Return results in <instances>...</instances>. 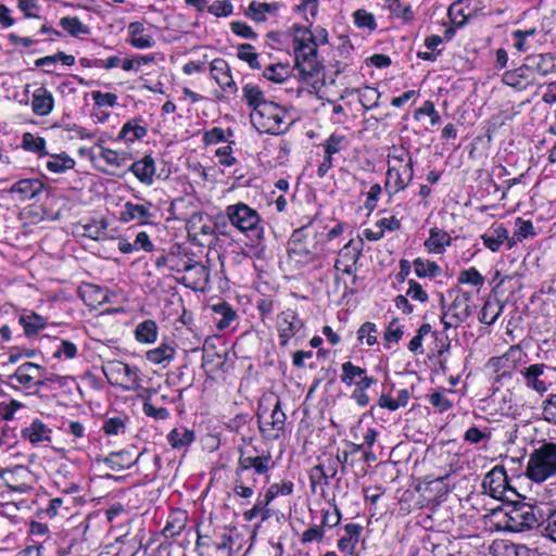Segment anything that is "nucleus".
<instances>
[{
  "mask_svg": "<svg viewBox=\"0 0 556 556\" xmlns=\"http://www.w3.org/2000/svg\"><path fill=\"white\" fill-rule=\"evenodd\" d=\"M291 29L295 68L304 78L314 77L319 74L323 65L318 47L314 43L313 30L309 26L299 24H294Z\"/></svg>",
  "mask_w": 556,
  "mask_h": 556,
  "instance_id": "obj_3",
  "label": "nucleus"
},
{
  "mask_svg": "<svg viewBox=\"0 0 556 556\" xmlns=\"http://www.w3.org/2000/svg\"><path fill=\"white\" fill-rule=\"evenodd\" d=\"M538 527L542 536L556 543V508L542 509Z\"/></svg>",
  "mask_w": 556,
  "mask_h": 556,
  "instance_id": "obj_37",
  "label": "nucleus"
},
{
  "mask_svg": "<svg viewBox=\"0 0 556 556\" xmlns=\"http://www.w3.org/2000/svg\"><path fill=\"white\" fill-rule=\"evenodd\" d=\"M60 25L72 36L89 34V27L76 16H65L60 20Z\"/></svg>",
  "mask_w": 556,
  "mask_h": 556,
  "instance_id": "obj_58",
  "label": "nucleus"
},
{
  "mask_svg": "<svg viewBox=\"0 0 556 556\" xmlns=\"http://www.w3.org/2000/svg\"><path fill=\"white\" fill-rule=\"evenodd\" d=\"M224 215L229 224L241 233L253 240L263 237L264 228L258 212L243 202L229 204L225 207Z\"/></svg>",
  "mask_w": 556,
  "mask_h": 556,
  "instance_id": "obj_7",
  "label": "nucleus"
},
{
  "mask_svg": "<svg viewBox=\"0 0 556 556\" xmlns=\"http://www.w3.org/2000/svg\"><path fill=\"white\" fill-rule=\"evenodd\" d=\"M403 334V327L400 325L399 319H392L383 334V339L386 342L384 346L387 349H390V343L399 342L402 339Z\"/></svg>",
  "mask_w": 556,
  "mask_h": 556,
  "instance_id": "obj_63",
  "label": "nucleus"
},
{
  "mask_svg": "<svg viewBox=\"0 0 556 556\" xmlns=\"http://www.w3.org/2000/svg\"><path fill=\"white\" fill-rule=\"evenodd\" d=\"M321 237L311 224L293 230L288 241V263L301 269L318 261L323 251Z\"/></svg>",
  "mask_w": 556,
  "mask_h": 556,
  "instance_id": "obj_1",
  "label": "nucleus"
},
{
  "mask_svg": "<svg viewBox=\"0 0 556 556\" xmlns=\"http://www.w3.org/2000/svg\"><path fill=\"white\" fill-rule=\"evenodd\" d=\"M230 136H232V130L230 128L224 130L220 127H213L203 134L202 140L205 146L218 144L226 142Z\"/></svg>",
  "mask_w": 556,
  "mask_h": 556,
  "instance_id": "obj_61",
  "label": "nucleus"
},
{
  "mask_svg": "<svg viewBox=\"0 0 556 556\" xmlns=\"http://www.w3.org/2000/svg\"><path fill=\"white\" fill-rule=\"evenodd\" d=\"M413 266L416 276L419 278H433L441 274L440 266L433 261L422 260L418 257L414 260Z\"/></svg>",
  "mask_w": 556,
  "mask_h": 556,
  "instance_id": "obj_50",
  "label": "nucleus"
},
{
  "mask_svg": "<svg viewBox=\"0 0 556 556\" xmlns=\"http://www.w3.org/2000/svg\"><path fill=\"white\" fill-rule=\"evenodd\" d=\"M256 484L255 477H244L242 475H236L233 493L237 496L243 498H250L254 494V488Z\"/></svg>",
  "mask_w": 556,
  "mask_h": 556,
  "instance_id": "obj_48",
  "label": "nucleus"
},
{
  "mask_svg": "<svg viewBox=\"0 0 556 556\" xmlns=\"http://www.w3.org/2000/svg\"><path fill=\"white\" fill-rule=\"evenodd\" d=\"M525 387L540 396L556 386V367L545 363H534L519 370Z\"/></svg>",
  "mask_w": 556,
  "mask_h": 556,
  "instance_id": "obj_8",
  "label": "nucleus"
},
{
  "mask_svg": "<svg viewBox=\"0 0 556 556\" xmlns=\"http://www.w3.org/2000/svg\"><path fill=\"white\" fill-rule=\"evenodd\" d=\"M502 80L505 85L511 87L514 90L523 91L533 85L534 77L527 64H522L515 70L505 72L503 74Z\"/></svg>",
  "mask_w": 556,
  "mask_h": 556,
  "instance_id": "obj_26",
  "label": "nucleus"
},
{
  "mask_svg": "<svg viewBox=\"0 0 556 556\" xmlns=\"http://www.w3.org/2000/svg\"><path fill=\"white\" fill-rule=\"evenodd\" d=\"M97 162H103L106 167L102 168L99 166V168L106 174H114L115 170L124 167L126 165L127 161V154L121 153L115 150L100 147L99 153L93 157Z\"/></svg>",
  "mask_w": 556,
  "mask_h": 556,
  "instance_id": "obj_28",
  "label": "nucleus"
},
{
  "mask_svg": "<svg viewBox=\"0 0 556 556\" xmlns=\"http://www.w3.org/2000/svg\"><path fill=\"white\" fill-rule=\"evenodd\" d=\"M483 245L492 252H497L506 242L507 248L511 249L514 242L509 240L508 229L503 224H493L480 236Z\"/></svg>",
  "mask_w": 556,
  "mask_h": 556,
  "instance_id": "obj_24",
  "label": "nucleus"
},
{
  "mask_svg": "<svg viewBox=\"0 0 556 556\" xmlns=\"http://www.w3.org/2000/svg\"><path fill=\"white\" fill-rule=\"evenodd\" d=\"M53 430L39 418H34L21 429V438L31 446H48L52 442Z\"/></svg>",
  "mask_w": 556,
  "mask_h": 556,
  "instance_id": "obj_20",
  "label": "nucleus"
},
{
  "mask_svg": "<svg viewBox=\"0 0 556 556\" xmlns=\"http://www.w3.org/2000/svg\"><path fill=\"white\" fill-rule=\"evenodd\" d=\"M20 324L23 326L25 334L27 337H31L42 330L46 327L47 321L40 315L30 314L21 316Z\"/></svg>",
  "mask_w": 556,
  "mask_h": 556,
  "instance_id": "obj_52",
  "label": "nucleus"
},
{
  "mask_svg": "<svg viewBox=\"0 0 556 556\" xmlns=\"http://www.w3.org/2000/svg\"><path fill=\"white\" fill-rule=\"evenodd\" d=\"M363 527L358 523H348L344 526V535L338 541V547L342 552L352 553L355 548Z\"/></svg>",
  "mask_w": 556,
  "mask_h": 556,
  "instance_id": "obj_40",
  "label": "nucleus"
},
{
  "mask_svg": "<svg viewBox=\"0 0 556 556\" xmlns=\"http://www.w3.org/2000/svg\"><path fill=\"white\" fill-rule=\"evenodd\" d=\"M286 115L287 113L282 106L269 101L256 111L251 112L250 118L258 132L279 135L288 127L285 122Z\"/></svg>",
  "mask_w": 556,
  "mask_h": 556,
  "instance_id": "obj_9",
  "label": "nucleus"
},
{
  "mask_svg": "<svg viewBox=\"0 0 556 556\" xmlns=\"http://www.w3.org/2000/svg\"><path fill=\"white\" fill-rule=\"evenodd\" d=\"M103 372L111 384L126 391H136L141 388L140 371L121 361H111L103 366Z\"/></svg>",
  "mask_w": 556,
  "mask_h": 556,
  "instance_id": "obj_12",
  "label": "nucleus"
},
{
  "mask_svg": "<svg viewBox=\"0 0 556 556\" xmlns=\"http://www.w3.org/2000/svg\"><path fill=\"white\" fill-rule=\"evenodd\" d=\"M257 419L261 434L265 440L276 441L285 435L287 416L277 396L270 395L262 400Z\"/></svg>",
  "mask_w": 556,
  "mask_h": 556,
  "instance_id": "obj_5",
  "label": "nucleus"
},
{
  "mask_svg": "<svg viewBox=\"0 0 556 556\" xmlns=\"http://www.w3.org/2000/svg\"><path fill=\"white\" fill-rule=\"evenodd\" d=\"M47 159L45 166L53 174H63L75 167V160L70 156L66 152L45 155Z\"/></svg>",
  "mask_w": 556,
  "mask_h": 556,
  "instance_id": "obj_33",
  "label": "nucleus"
},
{
  "mask_svg": "<svg viewBox=\"0 0 556 556\" xmlns=\"http://www.w3.org/2000/svg\"><path fill=\"white\" fill-rule=\"evenodd\" d=\"M541 418L556 426V393H548L540 403Z\"/></svg>",
  "mask_w": 556,
  "mask_h": 556,
  "instance_id": "obj_55",
  "label": "nucleus"
},
{
  "mask_svg": "<svg viewBox=\"0 0 556 556\" xmlns=\"http://www.w3.org/2000/svg\"><path fill=\"white\" fill-rule=\"evenodd\" d=\"M414 163L409 151L403 146H392L388 153L386 188L396 193L413 180Z\"/></svg>",
  "mask_w": 556,
  "mask_h": 556,
  "instance_id": "obj_4",
  "label": "nucleus"
},
{
  "mask_svg": "<svg viewBox=\"0 0 556 556\" xmlns=\"http://www.w3.org/2000/svg\"><path fill=\"white\" fill-rule=\"evenodd\" d=\"M321 146L325 153L334 156L336 154L346 150L350 146V141L344 135L332 134L325 140Z\"/></svg>",
  "mask_w": 556,
  "mask_h": 556,
  "instance_id": "obj_51",
  "label": "nucleus"
},
{
  "mask_svg": "<svg viewBox=\"0 0 556 556\" xmlns=\"http://www.w3.org/2000/svg\"><path fill=\"white\" fill-rule=\"evenodd\" d=\"M526 61L531 74L536 72L541 76H546L556 72V55L553 53L547 52L529 55Z\"/></svg>",
  "mask_w": 556,
  "mask_h": 556,
  "instance_id": "obj_29",
  "label": "nucleus"
},
{
  "mask_svg": "<svg viewBox=\"0 0 556 556\" xmlns=\"http://www.w3.org/2000/svg\"><path fill=\"white\" fill-rule=\"evenodd\" d=\"M431 326L429 324H422L417 333L408 342L407 349L415 355H422L425 350L422 346L424 338L430 333Z\"/></svg>",
  "mask_w": 556,
  "mask_h": 556,
  "instance_id": "obj_60",
  "label": "nucleus"
},
{
  "mask_svg": "<svg viewBox=\"0 0 556 556\" xmlns=\"http://www.w3.org/2000/svg\"><path fill=\"white\" fill-rule=\"evenodd\" d=\"M278 7L276 3H265L252 1L245 12L247 16L256 23H263L267 20L268 15L276 14Z\"/></svg>",
  "mask_w": 556,
  "mask_h": 556,
  "instance_id": "obj_38",
  "label": "nucleus"
},
{
  "mask_svg": "<svg viewBox=\"0 0 556 556\" xmlns=\"http://www.w3.org/2000/svg\"><path fill=\"white\" fill-rule=\"evenodd\" d=\"M154 62V54H136L132 58L123 59V71L138 73L142 66Z\"/></svg>",
  "mask_w": 556,
  "mask_h": 556,
  "instance_id": "obj_57",
  "label": "nucleus"
},
{
  "mask_svg": "<svg viewBox=\"0 0 556 556\" xmlns=\"http://www.w3.org/2000/svg\"><path fill=\"white\" fill-rule=\"evenodd\" d=\"M235 141H229L228 144L219 147L215 150V157L223 167H231L238 163L237 157L233 155Z\"/></svg>",
  "mask_w": 556,
  "mask_h": 556,
  "instance_id": "obj_59",
  "label": "nucleus"
},
{
  "mask_svg": "<svg viewBox=\"0 0 556 556\" xmlns=\"http://www.w3.org/2000/svg\"><path fill=\"white\" fill-rule=\"evenodd\" d=\"M358 100L365 110H372L379 105L380 92L377 88L365 86L356 90Z\"/></svg>",
  "mask_w": 556,
  "mask_h": 556,
  "instance_id": "obj_54",
  "label": "nucleus"
},
{
  "mask_svg": "<svg viewBox=\"0 0 556 556\" xmlns=\"http://www.w3.org/2000/svg\"><path fill=\"white\" fill-rule=\"evenodd\" d=\"M242 99L247 103V105L251 109V112L256 111L261 108V105L268 103L266 100L264 91L260 86L248 83L242 87Z\"/></svg>",
  "mask_w": 556,
  "mask_h": 556,
  "instance_id": "obj_36",
  "label": "nucleus"
},
{
  "mask_svg": "<svg viewBox=\"0 0 556 556\" xmlns=\"http://www.w3.org/2000/svg\"><path fill=\"white\" fill-rule=\"evenodd\" d=\"M291 29L295 68L304 78L314 77L319 74L323 65L318 47L314 43L313 30L309 26L299 24H294Z\"/></svg>",
  "mask_w": 556,
  "mask_h": 556,
  "instance_id": "obj_2",
  "label": "nucleus"
},
{
  "mask_svg": "<svg viewBox=\"0 0 556 556\" xmlns=\"http://www.w3.org/2000/svg\"><path fill=\"white\" fill-rule=\"evenodd\" d=\"M539 34L536 28L529 29H516L511 33L514 38V47L519 52H527L531 49H534L539 43V40H535V36Z\"/></svg>",
  "mask_w": 556,
  "mask_h": 556,
  "instance_id": "obj_34",
  "label": "nucleus"
},
{
  "mask_svg": "<svg viewBox=\"0 0 556 556\" xmlns=\"http://www.w3.org/2000/svg\"><path fill=\"white\" fill-rule=\"evenodd\" d=\"M129 172L134 174V176L144 186L150 187L154 184L156 166L155 161L152 155L148 154L141 157L140 160L135 161L130 167Z\"/></svg>",
  "mask_w": 556,
  "mask_h": 556,
  "instance_id": "obj_25",
  "label": "nucleus"
},
{
  "mask_svg": "<svg viewBox=\"0 0 556 556\" xmlns=\"http://www.w3.org/2000/svg\"><path fill=\"white\" fill-rule=\"evenodd\" d=\"M148 123L142 117H134L126 121L118 135L117 140L123 141L127 147L141 141L148 136Z\"/></svg>",
  "mask_w": 556,
  "mask_h": 556,
  "instance_id": "obj_21",
  "label": "nucleus"
},
{
  "mask_svg": "<svg viewBox=\"0 0 556 556\" xmlns=\"http://www.w3.org/2000/svg\"><path fill=\"white\" fill-rule=\"evenodd\" d=\"M154 204L151 201L134 203L127 201L123 204L119 213V220L123 223L136 222L138 225L150 224L155 217Z\"/></svg>",
  "mask_w": 556,
  "mask_h": 556,
  "instance_id": "obj_19",
  "label": "nucleus"
},
{
  "mask_svg": "<svg viewBox=\"0 0 556 556\" xmlns=\"http://www.w3.org/2000/svg\"><path fill=\"white\" fill-rule=\"evenodd\" d=\"M354 24L358 28H367L374 30L377 27V23L374 14L367 12L364 9H358L353 13Z\"/></svg>",
  "mask_w": 556,
  "mask_h": 556,
  "instance_id": "obj_64",
  "label": "nucleus"
},
{
  "mask_svg": "<svg viewBox=\"0 0 556 556\" xmlns=\"http://www.w3.org/2000/svg\"><path fill=\"white\" fill-rule=\"evenodd\" d=\"M238 466L236 475L244 477H255L267 475L273 468L274 463L269 453L267 454H252L249 448H240Z\"/></svg>",
  "mask_w": 556,
  "mask_h": 556,
  "instance_id": "obj_16",
  "label": "nucleus"
},
{
  "mask_svg": "<svg viewBox=\"0 0 556 556\" xmlns=\"http://www.w3.org/2000/svg\"><path fill=\"white\" fill-rule=\"evenodd\" d=\"M503 312V305L497 300H488L480 313L479 320L485 325H493Z\"/></svg>",
  "mask_w": 556,
  "mask_h": 556,
  "instance_id": "obj_49",
  "label": "nucleus"
},
{
  "mask_svg": "<svg viewBox=\"0 0 556 556\" xmlns=\"http://www.w3.org/2000/svg\"><path fill=\"white\" fill-rule=\"evenodd\" d=\"M168 443L174 448H182L194 441V432L188 428H175L167 434Z\"/></svg>",
  "mask_w": 556,
  "mask_h": 556,
  "instance_id": "obj_45",
  "label": "nucleus"
},
{
  "mask_svg": "<svg viewBox=\"0 0 556 556\" xmlns=\"http://www.w3.org/2000/svg\"><path fill=\"white\" fill-rule=\"evenodd\" d=\"M363 251V240L361 238L350 239L338 252L334 261V278L341 279L342 276H356V264Z\"/></svg>",
  "mask_w": 556,
  "mask_h": 556,
  "instance_id": "obj_14",
  "label": "nucleus"
},
{
  "mask_svg": "<svg viewBox=\"0 0 556 556\" xmlns=\"http://www.w3.org/2000/svg\"><path fill=\"white\" fill-rule=\"evenodd\" d=\"M542 508L528 503H510V532H522L539 526Z\"/></svg>",
  "mask_w": 556,
  "mask_h": 556,
  "instance_id": "obj_15",
  "label": "nucleus"
},
{
  "mask_svg": "<svg viewBox=\"0 0 556 556\" xmlns=\"http://www.w3.org/2000/svg\"><path fill=\"white\" fill-rule=\"evenodd\" d=\"M526 476L542 483L556 476V443L544 442L529 455Z\"/></svg>",
  "mask_w": 556,
  "mask_h": 556,
  "instance_id": "obj_6",
  "label": "nucleus"
},
{
  "mask_svg": "<svg viewBox=\"0 0 556 556\" xmlns=\"http://www.w3.org/2000/svg\"><path fill=\"white\" fill-rule=\"evenodd\" d=\"M276 329L279 344L283 348L289 344L298 345L307 336L304 321L292 309L277 315Z\"/></svg>",
  "mask_w": 556,
  "mask_h": 556,
  "instance_id": "obj_11",
  "label": "nucleus"
},
{
  "mask_svg": "<svg viewBox=\"0 0 556 556\" xmlns=\"http://www.w3.org/2000/svg\"><path fill=\"white\" fill-rule=\"evenodd\" d=\"M54 108V98L47 88H37L31 98V110L37 116L49 115Z\"/></svg>",
  "mask_w": 556,
  "mask_h": 556,
  "instance_id": "obj_31",
  "label": "nucleus"
},
{
  "mask_svg": "<svg viewBox=\"0 0 556 556\" xmlns=\"http://www.w3.org/2000/svg\"><path fill=\"white\" fill-rule=\"evenodd\" d=\"M22 147L26 151L38 154L39 157L48 155L46 149V140L42 137L33 135L31 132H25L22 138Z\"/></svg>",
  "mask_w": 556,
  "mask_h": 556,
  "instance_id": "obj_53",
  "label": "nucleus"
},
{
  "mask_svg": "<svg viewBox=\"0 0 556 556\" xmlns=\"http://www.w3.org/2000/svg\"><path fill=\"white\" fill-rule=\"evenodd\" d=\"M175 356V349L168 343H161L157 348L149 350L146 358L153 365H161L170 362Z\"/></svg>",
  "mask_w": 556,
  "mask_h": 556,
  "instance_id": "obj_44",
  "label": "nucleus"
},
{
  "mask_svg": "<svg viewBox=\"0 0 556 556\" xmlns=\"http://www.w3.org/2000/svg\"><path fill=\"white\" fill-rule=\"evenodd\" d=\"M340 380L348 387L370 388L375 382V378L367 375V370L354 365L352 362H345L341 367Z\"/></svg>",
  "mask_w": 556,
  "mask_h": 556,
  "instance_id": "obj_22",
  "label": "nucleus"
},
{
  "mask_svg": "<svg viewBox=\"0 0 556 556\" xmlns=\"http://www.w3.org/2000/svg\"><path fill=\"white\" fill-rule=\"evenodd\" d=\"M410 399V393L407 389H401L396 392V396L392 397L388 394H381L378 400L380 408H386L390 412L397 410L401 407H405Z\"/></svg>",
  "mask_w": 556,
  "mask_h": 556,
  "instance_id": "obj_41",
  "label": "nucleus"
},
{
  "mask_svg": "<svg viewBox=\"0 0 556 556\" xmlns=\"http://www.w3.org/2000/svg\"><path fill=\"white\" fill-rule=\"evenodd\" d=\"M157 27L140 21L127 25L126 42L138 50L152 49L156 43Z\"/></svg>",
  "mask_w": 556,
  "mask_h": 556,
  "instance_id": "obj_17",
  "label": "nucleus"
},
{
  "mask_svg": "<svg viewBox=\"0 0 556 556\" xmlns=\"http://www.w3.org/2000/svg\"><path fill=\"white\" fill-rule=\"evenodd\" d=\"M159 328L154 320L146 319L139 323L135 329V338L143 344L154 343L157 339Z\"/></svg>",
  "mask_w": 556,
  "mask_h": 556,
  "instance_id": "obj_39",
  "label": "nucleus"
},
{
  "mask_svg": "<svg viewBox=\"0 0 556 556\" xmlns=\"http://www.w3.org/2000/svg\"><path fill=\"white\" fill-rule=\"evenodd\" d=\"M43 182L37 178H25L16 181L10 189L11 193L18 195L21 201L29 200L40 193Z\"/></svg>",
  "mask_w": 556,
  "mask_h": 556,
  "instance_id": "obj_32",
  "label": "nucleus"
},
{
  "mask_svg": "<svg viewBox=\"0 0 556 556\" xmlns=\"http://www.w3.org/2000/svg\"><path fill=\"white\" fill-rule=\"evenodd\" d=\"M483 275L476 268L469 267L467 269H463L457 275V282L459 285H467L476 288H481L484 285Z\"/></svg>",
  "mask_w": 556,
  "mask_h": 556,
  "instance_id": "obj_56",
  "label": "nucleus"
},
{
  "mask_svg": "<svg viewBox=\"0 0 556 556\" xmlns=\"http://www.w3.org/2000/svg\"><path fill=\"white\" fill-rule=\"evenodd\" d=\"M212 309L216 316H219L216 319V327L219 330L228 328L237 317L235 309L226 302L214 304Z\"/></svg>",
  "mask_w": 556,
  "mask_h": 556,
  "instance_id": "obj_43",
  "label": "nucleus"
},
{
  "mask_svg": "<svg viewBox=\"0 0 556 556\" xmlns=\"http://www.w3.org/2000/svg\"><path fill=\"white\" fill-rule=\"evenodd\" d=\"M271 502L266 497L265 494L263 496L260 495L256 498V502L253 505V507L243 513L244 520L252 521L255 518L261 517V520L265 521L266 519H268L270 517V510L267 508V506Z\"/></svg>",
  "mask_w": 556,
  "mask_h": 556,
  "instance_id": "obj_46",
  "label": "nucleus"
},
{
  "mask_svg": "<svg viewBox=\"0 0 556 556\" xmlns=\"http://www.w3.org/2000/svg\"><path fill=\"white\" fill-rule=\"evenodd\" d=\"M481 486L485 494L498 501H510V496L517 494L508 481L504 466L501 465L485 473Z\"/></svg>",
  "mask_w": 556,
  "mask_h": 556,
  "instance_id": "obj_13",
  "label": "nucleus"
},
{
  "mask_svg": "<svg viewBox=\"0 0 556 556\" xmlns=\"http://www.w3.org/2000/svg\"><path fill=\"white\" fill-rule=\"evenodd\" d=\"M210 280L206 266L200 263L188 265L179 281L193 291H204Z\"/></svg>",
  "mask_w": 556,
  "mask_h": 556,
  "instance_id": "obj_23",
  "label": "nucleus"
},
{
  "mask_svg": "<svg viewBox=\"0 0 556 556\" xmlns=\"http://www.w3.org/2000/svg\"><path fill=\"white\" fill-rule=\"evenodd\" d=\"M469 296L457 295L452 304L442 312L441 323L444 330L458 327L470 315Z\"/></svg>",
  "mask_w": 556,
  "mask_h": 556,
  "instance_id": "obj_18",
  "label": "nucleus"
},
{
  "mask_svg": "<svg viewBox=\"0 0 556 556\" xmlns=\"http://www.w3.org/2000/svg\"><path fill=\"white\" fill-rule=\"evenodd\" d=\"M211 74L212 78L225 92L235 93L237 91V85L233 81L230 71L225 62L214 61L211 64Z\"/></svg>",
  "mask_w": 556,
  "mask_h": 556,
  "instance_id": "obj_30",
  "label": "nucleus"
},
{
  "mask_svg": "<svg viewBox=\"0 0 556 556\" xmlns=\"http://www.w3.org/2000/svg\"><path fill=\"white\" fill-rule=\"evenodd\" d=\"M451 235L439 227H432L429 229V237L425 240L424 247L430 254H443L448 247L452 244Z\"/></svg>",
  "mask_w": 556,
  "mask_h": 556,
  "instance_id": "obj_27",
  "label": "nucleus"
},
{
  "mask_svg": "<svg viewBox=\"0 0 556 556\" xmlns=\"http://www.w3.org/2000/svg\"><path fill=\"white\" fill-rule=\"evenodd\" d=\"M238 58L249 64L251 68H261L258 54L250 43H242L238 48Z\"/></svg>",
  "mask_w": 556,
  "mask_h": 556,
  "instance_id": "obj_62",
  "label": "nucleus"
},
{
  "mask_svg": "<svg viewBox=\"0 0 556 556\" xmlns=\"http://www.w3.org/2000/svg\"><path fill=\"white\" fill-rule=\"evenodd\" d=\"M386 8L393 17L401 20L405 24L412 23L415 18L412 5L404 4L401 0H386Z\"/></svg>",
  "mask_w": 556,
  "mask_h": 556,
  "instance_id": "obj_42",
  "label": "nucleus"
},
{
  "mask_svg": "<svg viewBox=\"0 0 556 556\" xmlns=\"http://www.w3.org/2000/svg\"><path fill=\"white\" fill-rule=\"evenodd\" d=\"M43 374L42 366L25 362L17 366L14 372L7 376L5 383L14 390L34 394L45 386Z\"/></svg>",
  "mask_w": 556,
  "mask_h": 556,
  "instance_id": "obj_10",
  "label": "nucleus"
},
{
  "mask_svg": "<svg viewBox=\"0 0 556 556\" xmlns=\"http://www.w3.org/2000/svg\"><path fill=\"white\" fill-rule=\"evenodd\" d=\"M290 75L291 70L289 65L282 63L270 64L263 72L264 78L276 84L286 81Z\"/></svg>",
  "mask_w": 556,
  "mask_h": 556,
  "instance_id": "obj_47",
  "label": "nucleus"
},
{
  "mask_svg": "<svg viewBox=\"0 0 556 556\" xmlns=\"http://www.w3.org/2000/svg\"><path fill=\"white\" fill-rule=\"evenodd\" d=\"M510 503L501 504L495 508H492L490 514L486 515L489 523L497 531H509L510 522L509 518Z\"/></svg>",
  "mask_w": 556,
  "mask_h": 556,
  "instance_id": "obj_35",
  "label": "nucleus"
}]
</instances>
